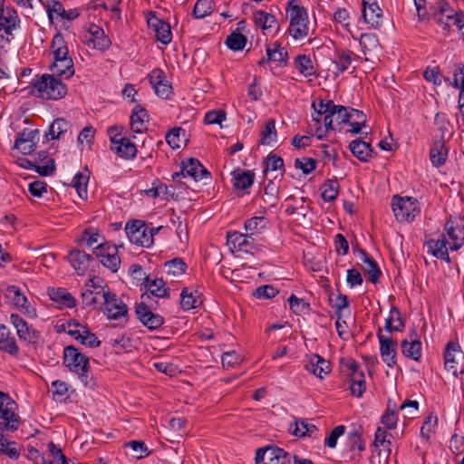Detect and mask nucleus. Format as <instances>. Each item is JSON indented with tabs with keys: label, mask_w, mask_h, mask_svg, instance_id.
<instances>
[{
	"label": "nucleus",
	"mask_w": 464,
	"mask_h": 464,
	"mask_svg": "<svg viewBox=\"0 0 464 464\" xmlns=\"http://www.w3.org/2000/svg\"><path fill=\"white\" fill-rule=\"evenodd\" d=\"M292 459L294 464H314L311 459H302L295 454L292 456L285 450L274 445L258 448L256 451L255 461L256 464L260 462L266 464V460L269 464H289Z\"/></svg>",
	"instance_id": "obj_1"
},
{
	"label": "nucleus",
	"mask_w": 464,
	"mask_h": 464,
	"mask_svg": "<svg viewBox=\"0 0 464 464\" xmlns=\"http://www.w3.org/2000/svg\"><path fill=\"white\" fill-rule=\"evenodd\" d=\"M63 364L70 372L78 374L84 386L89 384L90 359L87 355L73 345H68L63 349Z\"/></svg>",
	"instance_id": "obj_2"
},
{
	"label": "nucleus",
	"mask_w": 464,
	"mask_h": 464,
	"mask_svg": "<svg viewBox=\"0 0 464 464\" xmlns=\"http://www.w3.org/2000/svg\"><path fill=\"white\" fill-rule=\"evenodd\" d=\"M32 87L39 92V97L47 100H59L67 94L66 84L54 74H43L32 83Z\"/></svg>",
	"instance_id": "obj_3"
},
{
	"label": "nucleus",
	"mask_w": 464,
	"mask_h": 464,
	"mask_svg": "<svg viewBox=\"0 0 464 464\" xmlns=\"http://www.w3.org/2000/svg\"><path fill=\"white\" fill-rule=\"evenodd\" d=\"M290 13L289 34L295 39L304 38L308 34V14L306 9L299 5H293Z\"/></svg>",
	"instance_id": "obj_4"
},
{
	"label": "nucleus",
	"mask_w": 464,
	"mask_h": 464,
	"mask_svg": "<svg viewBox=\"0 0 464 464\" xmlns=\"http://www.w3.org/2000/svg\"><path fill=\"white\" fill-rule=\"evenodd\" d=\"M418 200L411 197H400L395 195L392 200V208L397 221H412L416 213L419 212L417 209Z\"/></svg>",
	"instance_id": "obj_5"
},
{
	"label": "nucleus",
	"mask_w": 464,
	"mask_h": 464,
	"mask_svg": "<svg viewBox=\"0 0 464 464\" xmlns=\"http://www.w3.org/2000/svg\"><path fill=\"white\" fill-rule=\"evenodd\" d=\"M10 322L16 330L17 336L23 342L37 347L42 339L41 333L29 324L18 314H11Z\"/></svg>",
	"instance_id": "obj_6"
},
{
	"label": "nucleus",
	"mask_w": 464,
	"mask_h": 464,
	"mask_svg": "<svg viewBox=\"0 0 464 464\" xmlns=\"http://www.w3.org/2000/svg\"><path fill=\"white\" fill-rule=\"evenodd\" d=\"M186 176L192 177L196 181L202 180L204 179H211L210 172L198 160L194 158H189L181 161V170L172 174V180L182 184L180 178Z\"/></svg>",
	"instance_id": "obj_7"
},
{
	"label": "nucleus",
	"mask_w": 464,
	"mask_h": 464,
	"mask_svg": "<svg viewBox=\"0 0 464 464\" xmlns=\"http://www.w3.org/2000/svg\"><path fill=\"white\" fill-rule=\"evenodd\" d=\"M125 230L130 242L139 246L150 247L153 244L152 234L144 221L133 220L128 222Z\"/></svg>",
	"instance_id": "obj_8"
},
{
	"label": "nucleus",
	"mask_w": 464,
	"mask_h": 464,
	"mask_svg": "<svg viewBox=\"0 0 464 464\" xmlns=\"http://www.w3.org/2000/svg\"><path fill=\"white\" fill-rule=\"evenodd\" d=\"M444 364L448 371L458 376L464 372V353L458 342L450 341L444 350Z\"/></svg>",
	"instance_id": "obj_9"
},
{
	"label": "nucleus",
	"mask_w": 464,
	"mask_h": 464,
	"mask_svg": "<svg viewBox=\"0 0 464 464\" xmlns=\"http://www.w3.org/2000/svg\"><path fill=\"white\" fill-rule=\"evenodd\" d=\"M102 297L104 299L103 313L108 319L119 320L123 318L124 322L127 323L128 307L126 304L110 291H102Z\"/></svg>",
	"instance_id": "obj_10"
},
{
	"label": "nucleus",
	"mask_w": 464,
	"mask_h": 464,
	"mask_svg": "<svg viewBox=\"0 0 464 464\" xmlns=\"http://www.w3.org/2000/svg\"><path fill=\"white\" fill-rule=\"evenodd\" d=\"M93 254L105 267L109 268L113 273L117 272L120 268L121 258L115 245L101 243L94 248Z\"/></svg>",
	"instance_id": "obj_11"
},
{
	"label": "nucleus",
	"mask_w": 464,
	"mask_h": 464,
	"mask_svg": "<svg viewBox=\"0 0 464 464\" xmlns=\"http://www.w3.org/2000/svg\"><path fill=\"white\" fill-rule=\"evenodd\" d=\"M377 337L379 339L380 353L383 362L389 368H393L397 364V342L391 336H384L382 328L378 329Z\"/></svg>",
	"instance_id": "obj_12"
},
{
	"label": "nucleus",
	"mask_w": 464,
	"mask_h": 464,
	"mask_svg": "<svg viewBox=\"0 0 464 464\" xmlns=\"http://www.w3.org/2000/svg\"><path fill=\"white\" fill-rule=\"evenodd\" d=\"M462 11L461 9H455L450 6V4L445 0H439L431 7V19L436 24L442 27L443 31L450 32V23H446L444 19L449 18L452 15H457L458 12Z\"/></svg>",
	"instance_id": "obj_13"
},
{
	"label": "nucleus",
	"mask_w": 464,
	"mask_h": 464,
	"mask_svg": "<svg viewBox=\"0 0 464 464\" xmlns=\"http://www.w3.org/2000/svg\"><path fill=\"white\" fill-rule=\"evenodd\" d=\"M364 450V442L357 430L350 432L347 436L346 449L343 452L344 462H359L361 452Z\"/></svg>",
	"instance_id": "obj_14"
},
{
	"label": "nucleus",
	"mask_w": 464,
	"mask_h": 464,
	"mask_svg": "<svg viewBox=\"0 0 464 464\" xmlns=\"http://www.w3.org/2000/svg\"><path fill=\"white\" fill-rule=\"evenodd\" d=\"M464 221L459 217L453 218L452 216L445 223V230L449 237L452 240L450 244V250L459 249L464 243Z\"/></svg>",
	"instance_id": "obj_15"
},
{
	"label": "nucleus",
	"mask_w": 464,
	"mask_h": 464,
	"mask_svg": "<svg viewBox=\"0 0 464 464\" xmlns=\"http://www.w3.org/2000/svg\"><path fill=\"white\" fill-rule=\"evenodd\" d=\"M135 314L140 322L149 330L159 329L164 324V318L159 314H154L144 303L136 305Z\"/></svg>",
	"instance_id": "obj_16"
},
{
	"label": "nucleus",
	"mask_w": 464,
	"mask_h": 464,
	"mask_svg": "<svg viewBox=\"0 0 464 464\" xmlns=\"http://www.w3.org/2000/svg\"><path fill=\"white\" fill-rule=\"evenodd\" d=\"M312 107L314 109L317 116L313 117V121H316L317 123H321V116L324 117V123L325 126L326 130H334L333 126V117L334 116V111L336 108V104L334 103L333 101L329 100L327 102H324V100H319L318 104L314 102L312 103Z\"/></svg>",
	"instance_id": "obj_17"
},
{
	"label": "nucleus",
	"mask_w": 464,
	"mask_h": 464,
	"mask_svg": "<svg viewBox=\"0 0 464 464\" xmlns=\"http://www.w3.org/2000/svg\"><path fill=\"white\" fill-rule=\"evenodd\" d=\"M67 260L80 276H83L95 262L91 255L75 248L69 252Z\"/></svg>",
	"instance_id": "obj_18"
},
{
	"label": "nucleus",
	"mask_w": 464,
	"mask_h": 464,
	"mask_svg": "<svg viewBox=\"0 0 464 464\" xmlns=\"http://www.w3.org/2000/svg\"><path fill=\"white\" fill-rule=\"evenodd\" d=\"M148 24L153 29L156 39L163 44H168L172 40V33L169 23L158 18L154 13L148 18Z\"/></svg>",
	"instance_id": "obj_19"
},
{
	"label": "nucleus",
	"mask_w": 464,
	"mask_h": 464,
	"mask_svg": "<svg viewBox=\"0 0 464 464\" xmlns=\"http://www.w3.org/2000/svg\"><path fill=\"white\" fill-rule=\"evenodd\" d=\"M111 150H113L119 157L125 160H132L137 155L136 145L131 142L129 138H112Z\"/></svg>",
	"instance_id": "obj_20"
},
{
	"label": "nucleus",
	"mask_w": 464,
	"mask_h": 464,
	"mask_svg": "<svg viewBox=\"0 0 464 464\" xmlns=\"http://www.w3.org/2000/svg\"><path fill=\"white\" fill-rule=\"evenodd\" d=\"M401 352L404 356L416 362L421 357V343L418 338V333L412 329L410 334V341L405 339L401 342Z\"/></svg>",
	"instance_id": "obj_21"
},
{
	"label": "nucleus",
	"mask_w": 464,
	"mask_h": 464,
	"mask_svg": "<svg viewBox=\"0 0 464 464\" xmlns=\"http://www.w3.org/2000/svg\"><path fill=\"white\" fill-rule=\"evenodd\" d=\"M17 404L9 405L8 408L0 411V427L2 430L14 432L18 430L21 421L19 415L15 412Z\"/></svg>",
	"instance_id": "obj_22"
},
{
	"label": "nucleus",
	"mask_w": 464,
	"mask_h": 464,
	"mask_svg": "<svg viewBox=\"0 0 464 464\" xmlns=\"http://www.w3.org/2000/svg\"><path fill=\"white\" fill-rule=\"evenodd\" d=\"M254 238L250 234L237 231L227 233V244L238 251L248 252L253 247Z\"/></svg>",
	"instance_id": "obj_23"
},
{
	"label": "nucleus",
	"mask_w": 464,
	"mask_h": 464,
	"mask_svg": "<svg viewBox=\"0 0 464 464\" xmlns=\"http://www.w3.org/2000/svg\"><path fill=\"white\" fill-rule=\"evenodd\" d=\"M0 351L12 356H17L19 347L15 338L5 324H0Z\"/></svg>",
	"instance_id": "obj_24"
},
{
	"label": "nucleus",
	"mask_w": 464,
	"mask_h": 464,
	"mask_svg": "<svg viewBox=\"0 0 464 464\" xmlns=\"http://www.w3.org/2000/svg\"><path fill=\"white\" fill-rule=\"evenodd\" d=\"M47 293L50 299L61 307L73 308L76 306V299L63 287H50Z\"/></svg>",
	"instance_id": "obj_25"
},
{
	"label": "nucleus",
	"mask_w": 464,
	"mask_h": 464,
	"mask_svg": "<svg viewBox=\"0 0 464 464\" xmlns=\"http://www.w3.org/2000/svg\"><path fill=\"white\" fill-rule=\"evenodd\" d=\"M305 369L319 377L324 378V374L327 375L331 372V363L317 353L312 355L310 362L305 365Z\"/></svg>",
	"instance_id": "obj_26"
},
{
	"label": "nucleus",
	"mask_w": 464,
	"mask_h": 464,
	"mask_svg": "<svg viewBox=\"0 0 464 464\" xmlns=\"http://www.w3.org/2000/svg\"><path fill=\"white\" fill-rule=\"evenodd\" d=\"M349 149L353 155L362 162L369 161L374 152L371 144L362 139L353 140L349 145Z\"/></svg>",
	"instance_id": "obj_27"
},
{
	"label": "nucleus",
	"mask_w": 464,
	"mask_h": 464,
	"mask_svg": "<svg viewBox=\"0 0 464 464\" xmlns=\"http://www.w3.org/2000/svg\"><path fill=\"white\" fill-rule=\"evenodd\" d=\"M447 240L445 236L441 234L438 239H430L427 242L429 252L439 259L450 263V255L446 246Z\"/></svg>",
	"instance_id": "obj_28"
},
{
	"label": "nucleus",
	"mask_w": 464,
	"mask_h": 464,
	"mask_svg": "<svg viewBox=\"0 0 464 464\" xmlns=\"http://www.w3.org/2000/svg\"><path fill=\"white\" fill-rule=\"evenodd\" d=\"M149 122L148 111L140 104H137L130 115L131 130L134 132L140 133L146 130V123Z\"/></svg>",
	"instance_id": "obj_29"
},
{
	"label": "nucleus",
	"mask_w": 464,
	"mask_h": 464,
	"mask_svg": "<svg viewBox=\"0 0 464 464\" xmlns=\"http://www.w3.org/2000/svg\"><path fill=\"white\" fill-rule=\"evenodd\" d=\"M143 281L144 286L152 295L159 298L169 297V289L162 278L150 279L145 276Z\"/></svg>",
	"instance_id": "obj_30"
},
{
	"label": "nucleus",
	"mask_w": 464,
	"mask_h": 464,
	"mask_svg": "<svg viewBox=\"0 0 464 464\" xmlns=\"http://www.w3.org/2000/svg\"><path fill=\"white\" fill-rule=\"evenodd\" d=\"M405 328V320L402 318L400 309L392 305L390 315L385 320L384 329L392 334V332H402Z\"/></svg>",
	"instance_id": "obj_31"
},
{
	"label": "nucleus",
	"mask_w": 464,
	"mask_h": 464,
	"mask_svg": "<svg viewBox=\"0 0 464 464\" xmlns=\"http://www.w3.org/2000/svg\"><path fill=\"white\" fill-rule=\"evenodd\" d=\"M89 33L91 34L90 41L93 44L94 48L104 51L109 49L111 45V39L104 34L102 28L97 24H91Z\"/></svg>",
	"instance_id": "obj_32"
},
{
	"label": "nucleus",
	"mask_w": 464,
	"mask_h": 464,
	"mask_svg": "<svg viewBox=\"0 0 464 464\" xmlns=\"http://www.w3.org/2000/svg\"><path fill=\"white\" fill-rule=\"evenodd\" d=\"M231 175L236 189H246L253 185L255 180V173L252 170H241L237 168L232 171Z\"/></svg>",
	"instance_id": "obj_33"
},
{
	"label": "nucleus",
	"mask_w": 464,
	"mask_h": 464,
	"mask_svg": "<svg viewBox=\"0 0 464 464\" xmlns=\"http://www.w3.org/2000/svg\"><path fill=\"white\" fill-rule=\"evenodd\" d=\"M448 151L444 140H436L430 151L432 165L437 168L442 166L446 162Z\"/></svg>",
	"instance_id": "obj_34"
},
{
	"label": "nucleus",
	"mask_w": 464,
	"mask_h": 464,
	"mask_svg": "<svg viewBox=\"0 0 464 464\" xmlns=\"http://www.w3.org/2000/svg\"><path fill=\"white\" fill-rule=\"evenodd\" d=\"M47 453H44V457H42L43 464H68L69 459L63 453L60 447L55 445L53 442H50L47 445Z\"/></svg>",
	"instance_id": "obj_35"
},
{
	"label": "nucleus",
	"mask_w": 464,
	"mask_h": 464,
	"mask_svg": "<svg viewBox=\"0 0 464 464\" xmlns=\"http://www.w3.org/2000/svg\"><path fill=\"white\" fill-rule=\"evenodd\" d=\"M263 173L266 176L269 171H276L281 170L279 181L283 179L285 173L284 168V160L276 155L270 153L267 157H266L263 161Z\"/></svg>",
	"instance_id": "obj_36"
},
{
	"label": "nucleus",
	"mask_w": 464,
	"mask_h": 464,
	"mask_svg": "<svg viewBox=\"0 0 464 464\" xmlns=\"http://www.w3.org/2000/svg\"><path fill=\"white\" fill-rule=\"evenodd\" d=\"M254 21L256 26L260 27L263 30L275 27L279 28V24L276 16L263 10H258L254 13Z\"/></svg>",
	"instance_id": "obj_37"
},
{
	"label": "nucleus",
	"mask_w": 464,
	"mask_h": 464,
	"mask_svg": "<svg viewBox=\"0 0 464 464\" xmlns=\"http://www.w3.org/2000/svg\"><path fill=\"white\" fill-rule=\"evenodd\" d=\"M51 70L53 74L65 79L71 78L74 74L73 62L72 58H65L63 60L54 62Z\"/></svg>",
	"instance_id": "obj_38"
},
{
	"label": "nucleus",
	"mask_w": 464,
	"mask_h": 464,
	"mask_svg": "<svg viewBox=\"0 0 464 464\" xmlns=\"http://www.w3.org/2000/svg\"><path fill=\"white\" fill-rule=\"evenodd\" d=\"M70 124L67 121L63 118H57L50 125L49 130L45 133L44 137L47 141L59 139L62 134L68 130Z\"/></svg>",
	"instance_id": "obj_39"
},
{
	"label": "nucleus",
	"mask_w": 464,
	"mask_h": 464,
	"mask_svg": "<svg viewBox=\"0 0 464 464\" xmlns=\"http://www.w3.org/2000/svg\"><path fill=\"white\" fill-rule=\"evenodd\" d=\"M124 447L129 450L127 455L135 459L136 460L141 459L150 454V451L141 440H131L125 443Z\"/></svg>",
	"instance_id": "obj_40"
},
{
	"label": "nucleus",
	"mask_w": 464,
	"mask_h": 464,
	"mask_svg": "<svg viewBox=\"0 0 464 464\" xmlns=\"http://www.w3.org/2000/svg\"><path fill=\"white\" fill-rule=\"evenodd\" d=\"M51 48L53 50L54 62L71 58L69 56L68 47L65 44L64 39L61 34H56L51 44Z\"/></svg>",
	"instance_id": "obj_41"
},
{
	"label": "nucleus",
	"mask_w": 464,
	"mask_h": 464,
	"mask_svg": "<svg viewBox=\"0 0 464 464\" xmlns=\"http://www.w3.org/2000/svg\"><path fill=\"white\" fill-rule=\"evenodd\" d=\"M266 55L271 62H277L280 66H285L288 63V53L285 48H281L278 42L274 44V47H266Z\"/></svg>",
	"instance_id": "obj_42"
},
{
	"label": "nucleus",
	"mask_w": 464,
	"mask_h": 464,
	"mask_svg": "<svg viewBox=\"0 0 464 464\" xmlns=\"http://www.w3.org/2000/svg\"><path fill=\"white\" fill-rule=\"evenodd\" d=\"M450 449L455 456V464H464V437L453 434L450 441Z\"/></svg>",
	"instance_id": "obj_43"
},
{
	"label": "nucleus",
	"mask_w": 464,
	"mask_h": 464,
	"mask_svg": "<svg viewBox=\"0 0 464 464\" xmlns=\"http://www.w3.org/2000/svg\"><path fill=\"white\" fill-rule=\"evenodd\" d=\"M296 70L304 77L315 74L311 58L305 54H298L294 61Z\"/></svg>",
	"instance_id": "obj_44"
},
{
	"label": "nucleus",
	"mask_w": 464,
	"mask_h": 464,
	"mask_svg": "<svg viewBox=\"0 0 464 464\" xmlns=\"http://www.w3.org/2000/svg\"><path fill=\"white\" fill-rule=\"evenodd\" d=\"M180 305L183 310H190L202 304L203 301L199 295H195L189 292L188 287H184L180 293Z\"/></svg>",
	"instance_id": "obj_45"
},
{
	"label": "nucleus",
	"mask_w": 464,
	"mask_h": 464,
	"mask_svg": "<svg viewBox=\"0 0 464 464\" xmlns=\"http://www.w3.org/2000/svg\"><path fill=\"white\" fill-rule=\"evenodd\" d=\"M213 0H198L192 11L195 19H203L213 13Z\"/></svg>",
	"instance_id": "obj_46"
},
{
	"label": "nucleus",
	"mask_w": 464,
	"mask_h": 464,
	"mask_svg": "<svg viewBox=\"0 0 464 464\" xmlns=\"http://www.w3.org/2000/svg\"><path fill=\"white\" fill-rule=\"evenodd\" d=\"M367 12L368 15L366 16V18H363L364 22L366 24H371V26L373 27L374 29L381 28L382 24L383 14L379 5L376 4L372 7L367 6Z\"/></svg>",
	"instance_id": "obj_47"
},
{
	"label": "nucleus",
	"mask_w": 464,
	"mask_h": 464,
	"mask_svg": "<svg viewBox=\"0 0 464 464\" xmlns=\"http://www.w3.org/2000/svg\"><path fill=\"white\" fill-rule=\"evenodd\" d=\"M260 136V144L262 145H270L272 141L276 140L277 132L276 130L275 119H269L266 121L265 127L261 130Z\"/></svg>",
	"instance_id": "obj_48"
},
{
	"label": "nucleus",
	"mask_w": 464,
	"mask_h": 464,
	"mask_svg": "<svg viewBox=\"0 0 464 464\" xmlns=\"http://www.w3.org/2000/svg\"><path fill=\"white\" fill-rule=\"evenodd\" d=\"M363 263L367 265L364 268V272L369 275L370 281L372 284L378 283L382 276V271L377 262L369 255L363 254Z\"/></svg>",
	"instance_id": "obj_49"
},
{
	"label": "nucleus",
	"mask_w": 464,
	"mask_h": 464,
	"mask_svg": "<svg viewBox=\"0 0 464 464\" xmlns=\"http://www.w3.org/2000/svg\"><path fill=\"white\" fill-rule=\"evenodd\" d=\"M391 449L389 446H373L370 458L371 464H388L390 461Z\"/></svg>",
	"instance_id": "obj_50"
},
{
	"label": "nucleus",
	"mask_w": 464,
	"mask_h": 464,
	"mask_svg": "<svg viewBox=\"0 0 464 464\" xmlns=\"http://www.w3.org/2000/svg\"><path fill=\"white\" fill-rule=\"evenodd\" d=\"M353 53L350 50H337L334 63L336 64L339 72L348 69L353 62Z\"/></svg>",
	"instance_id": "obj_51"
},
{
	"label": "nucleus",
	"mask_w": 464,
	"mask_h": 464,
	"mask_svg": "<svg viewBox=\"0 0 464 464\" xmlns=\"http://www.w3.org/2000/svg\"><path fill=\"white\" fill-rule=\"evenodd\" d=\"M67 334L72 336L75 340L79 341L82 344L86 345L88 347L96 348L101 345V341L93 333H92L89 335H83L81 334L80 330L69 329L67 331Z\"/></svg>",
	"instance_id": "obj_52"
},
{
	"label": "nucleus",
	"mask_w": 464,
	"mask_h": 464,
	"mask_svg": "<svg viewBox=\"0 0 464 464\" xmlns=\"http://www.w3.org/2000/svg\"><path fill=\"white\" fill-rule=\"evenodd\" d=\"M246 43V36L237 31H233L225 41L227 46L232 51H242Z\"/></svg>",
	"instance_id": "obj_53"
},
{
	"label": "nucleus",
	"mask_w": 464,
	"mask_h": 464,
	"mask_svg": "<svg viewBox=\"0 0 464 464\" xmlns=\"http://www.w3.org/2000/svg\"><path fill=\"white\" fill-rule=\"evenodd\" d=\"M288 302L291 311L295 314H309L312 310L309 303L294 294L290 295Z\"/></svg>",
	"instance_id": "obj_54"
},
{
	"label": "nucleus",
	"mask_w": 464,
	"mask_h": 464,
	"mask_svg": "<svg viewBox=\"0 0 464 464\" xmlns=\"http://www.w3.org/2000/svg\"><path fill=\"white\" fill-rule=\"evenodd\" d=\"M339 185L337 180L328 179L321 187V197L326 201L334 200L338 196Z\"/></svg>",
	"instance_id": "obj_55"
},
{
	"label": "nucleus",
	"mask_w": 464,
	"mask_h": 464,
	"mask_svg": "<svg viewBox=\"0 0 464 464\" xmlns=\"http://www.w3.org/2000/svg\"><path fill=\"white\" fill-rule=\"evenodd\" d=\"M89 181V177L78 172L74 175L72 183V187L75 188L78 196L82 199H87L88 197V191H87V185Z\"/></svg>",
	"instance_id": "obj_56"
},
{
	"label": "nucleus",
	"mask_w": 464,
	"mask_h": 464,
	"mask_svg": "<svg viewBox=\"0 0 464 464\" xmlns=\"http://www.w3.org/2000/svg\"><path fill=\"white\" fill-rule=\"evenodd\" d=\"M351 122L350 125L353 127L351 132L358 134L361 132L362 128L365 126L366 115L357 109L350 108Z\"/></svg>",
	"instance_id": "obj_57"
},
{
	"label": "nucleus",
	"mask_w": 464,
	"mask_h": 464,
	"mask_svg": "<svg viewBox=\"0 0 464 464\" xmlns=\"http://www.w3.org/2000/svg\"><path fill=\"white\" fill-rule=\"evenodd\" d=\"M359 42L364 54L376 50L379 46V40L375 34H362Z\"/></svg>",
	"instance_id": "obj_58"
},
{
	"label": "nucleus",
	"mask_w": 464,
	"mask_h": 464,
	"mask_svg": "<svg viewBox=\"0 0 464 464\" xmlns=\"http://www.w3.org/2000/svg\"><path fill=\"white\" fill-rule=\"evenodd\" d=\"M396 403H393V408H391V400L388 401L387 409L382 416L381 421L388 430L396 428L398 421V412L395 410Z\"/></svg>",
	"instance_id": "obj_59"
},
{
	"label": "nucleus",
	"mask_w": 464,
	"mask_h": 464,
	"mask_svg": "<svg viewBox=\"0 0 464 464\" xmlns=\"http://www.w3.org/2000/svg\"><path fill=\"white\" fill-rule=\"evenodd\" d=\"M164 267L167 269L168 274L180 276L185 273L187 265L181 258L176 257L165 262Z\"/></svg>",
	"instance_id": "obj_60"
},
{
	"label": "nucleus",
	"mask_w": 464,
	"mask_h": 464,
	"mask_svg": "<svg viewBox=\"0 0 464 464\" xmlns=\"http://www.w3.org/2000/svg\"><path fill=\"white\" fill-rule=\"evenodd\" d=\"M180 134L185 136V130H183L181 127H174L170 129L166 136V142L172 148V149H179L180 147Z\"/></svg>",
	"instance_id": "obj_61"
},
{
	"label": "nucleus",
	"mask_w": 464,
	"mask_h": 464,
	"mask_svg": "<svg viewBox=\"0 0 464 464\" xmlns=\"http://www.w3.org/2000/svg\"><path fill=\"white\" fill-rule=\"evenodd\" d=\"M316 430V427L313 424H307L304 420L298 422L295 421L293 425H290L289 430L298 437H304L310 434Z\"/></svg>",
	"instance_id": "obj_62"
},
{
	"label": "nucleus",
	"mask_w": 464,
	"mask_h": 464,
	"mask_svg": "<svg viewBox=\"0 0 464 464\" xmlns=\"http://www.w3.org/2000/svg\"><path fill=\"white\" fill-rule=\"evenodd\" d=\"M0 454L7 455L12 459H17L20 455V448L14 441H7L0 443Z\"/></svg>",
	"instance_id": "obj_63"
},
{
	"label": "nucleus",
	"mask_w": 464,
	"mask_h": 464,
	"mask_svg": "<svg viewBox=\"0 0 464 464\" xmlns=\"http://www.w3.org/2000/svg\"><path fill=\"white\" fill-rule=\"evenodd\" d=\"M265 221L264 217H253L245 222V229L246 232L253 236L255 233H260L261 229L265 228V225L262 224Z\"/></svg>",
	"instance_id": "obj_64"
}]
</instances>
